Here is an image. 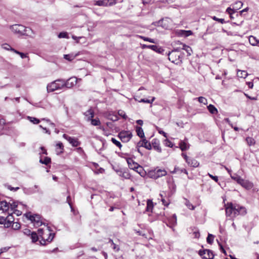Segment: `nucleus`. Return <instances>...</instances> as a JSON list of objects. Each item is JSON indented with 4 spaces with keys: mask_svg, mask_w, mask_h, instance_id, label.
<instances>
[{
    "mask_svg": "<svg viewBox=\"0 0 259 259\" xmlns=\"http://www.w3.org/2000/svg\"><path fill=\"white\" fill-rule=\"evenodd\" d=\"M165 55L168 56V59L172 63L178 65L182 63V59L184 54L180 51V48L174 49L171 51L166 52Z\"/></svg>",
    "mask_w": 259,
    "mask_h": 259,
    "instance_id": "f257e3e1",
    "label": "nucleus"
},
{
    "mask_svg": "<svg viewBox=\"0 0 259 259\" xmlns=\"http://www.w3.org/2000/svg\"><path fill=\"white\" fill-rule=\"evenodd\" d=\"M63 79H57L47 85V91L48 92H52L57 90H60L64 88Z\"/></svg>",
    "mask_w": 259,
    "mask_h": 259,
    "instance_id": "f03ea898",
    "label": "nucleus"
},
{
    "mask_svg": "<svg viewBox=\"0 0 259 259\" xmlns=\"http://www.w3.org/2000/svg\"><path fill=\"white\" fill-rule=\"evenodd\" d=\"M24 215L32 223H34L35 225L40 226L43 224L41 221V217L39 214L32 215L31 212H28L24 214ZM45 225V224H44Z\"/></svg>",
    "mask_w": 259,
    "mask_h": 259,
    "instance_id": "7ed1b4c3",
    "label": "nucleus"
},
{
    "mask_svg": "<svg viewBox=\"0 0 259 259\" xmlns=\"http://www.w3.org/2000/svg\"><path fill=\"white\" fill-rule=\"evenodd\" d=\"M132 134L129 131H122L118 133V137L122 142H128L132 137Z\"/></svg>",
    "mask_w": 259,
    "mask_h": 259,
    "instance_id": "20e7f679",
    "label": "nucleus"
},
{
    "mask_svg": "<svg viewBox=\"0 0 259 259\" xmlns=\"http://www.w3.org/2000/svg\"><path fill=\"white\" fill-rule=\"evenodd\" d=\"M198 253L203 259H213L214 256L213 252L209 249L200 250Z\"/></svg>",
    "mask_w": 259,
    "mask_h": 259,
    "instance_id": "39448f33",
    "label": "nucleus"
},
{
    "mask_svg": "<svg viewBox=\"0 0 259 259\" xmlns=\"http://www.w3.org/2000/svg\"><path fill=\"white\" fill-rule=\"evenodd\" d=\"M116 4V0H98L95 2V5L109 7L114 5Z\"/></svg>",
    "mask_w": 259,
    "mask_h": 259,
    "instance_id": "423d86ee",
    "label": "nucleus"
},
{
    "mask_svg": "<svg viewBox=\"0 0 259 259\" xmlns=\"http://www.w3.org/2000/svg\"><path fill=\"white\" fill-rule=\"evenodd\" d=\"M234 208V215L235 217L239 215H245L247 213V209L244 206H241L238 204H235Z\"/></svg>",
    "mask_w": 259,
    "mask_h": 259,
    "instance_id": "0eeeda50",
    "label": "nucleus"
},
{
    "mask_svg": "<svg viewBox=\"0 0 259 259\" xmlns=\"http://www.w3.org/2000/svg\"><path fill=\"white\" fill-rule=\"evenodd\" d=\"M234 206L235 204H233L232 202L228 203L225 205L226 214L227 216L232 218L235 217L234 215V212L235 211Z\"/></svg>",
    "mask_w": 259,
    "mask_h": 259,
    "instance_id": "6e6552de",
    "label": "nucleus"
},
{
    "mask_svg": "<svg viewBox=\"0 0 259 259\" xmlns=\"http://www.w3.org/2000/svg\"><path fill=\"white\" fill-rule=\"evenodd\" d=\"M63 137L68 141L73 147H77L80 144V142L76 138L71 137L65 134H63Z\"/></svg>",
    "mask_w": 259,
    "mask_h": 259,
    "instance_id": "1a4fd4ad",
    "label": "nucleus"
},
{
    "mask_svg": "<svg viewBox=\"0 0 259 259\" xmlns=\"http://www.w3.org/2000/svg\"><path fill=\"white\" fill-rule=\"evenodd\" d=\"M77 82V78L75 76L70 77L66 80L63 79L64 87L71 88L76 85Z\"/></svg>",
    "mask_w": 259,
    "mask_h": 259,
    "instance_id": "9d476101",
    "label": "nucleus"
},
{
    "mask_svg": "<svg viewBox=\"0 0 259 259\" xmlns=\"http://www.w3.org/2000/svg\"><path fill=\"white\" fill-rule=\"evenodd\" d=\"M10 28L14 33L23 35L25 26L22 25L15 24L11 26Z\"/></svg>",
    "mask_w": 259,
    "mask_h": 259,
    "instance_id": "9b49d317",
    "label": "nucleus"
},
{
    "mask_svg": "<svg viewBox=\"0 0 259 259\" xmlns=\"http://www.w3.org/2000/svg\"><path fill=\"white\" fill-rule=\"evenodd\" d=\"M24 193L27 195H31L35 193H39L42 194V192L39 190V186L38 185H34L33 187L24 188Z\"/></svg>",
    "mask_w": 259,
    "mask_h": 259,
    "instance_id": "f8f14e48",
    "label": "nucleus"
},
{
    "mask_svg": "<svg viewBox=\"0 0 259 259\" xmlns=\"http://www.w3.org/2000/svg\"><path fill=\"white\" fill-rule=\"evenodd\" d=\"M142 48L143 49H150L153 51L157 52L159 54H164V50L162 49L161 47H159L156 45H147L143 44L142 45Z\"/></svg>",
    "mask_w": 259,
    "mask_h": 259,
    "instance_id": "ddd939ff",
    "label": "nucleus"
},
{
    "mask_svg": "<svg viewBox=\"0 0 259 259\" xmlns=\"http://www.w3.org/2000/svg\"><path fill=\"white\" fill-rule=\"evenodd\" d=\"M125 159L130 169L134 170H136V169H140L141 170H142V166L134 161L131 158H126Z\"/></svg>",
    "mask_w": 259,
    "mask_h": 259,
    "instance_id": "4468645a",
    "label": "nucleus"
},
{
    "mask_svg": "<svg viewBox=\"0 0 259 259\" xmlns=\"http://www.w3.org/2000/svg\"><path fill=\"white\" fill-rule=\"evenodd\" d=\"M143 147L148 150H151L152 149L151 144L145 138H143V140L140 141L137 145V147Z\"/></svg>",
    "mask_w": 259,
    "mask_h": 259,
    "instance_id": "2eb2a0df",
    "label": "nucleus"
},
{
    "mask_svg": "<svg viewBox=\"0 0 259 259\" xmlns=\"http://www.w3.org/2000/svg\"><path fill=\"white\" fill-rule=\"evenodd\" d=\"M242 187L247 190H250L252 188L253 185L252 183L248 180L242 179L239 184Z\"/></svg>",
    "mask_w": 259,
    "mask_h": 259,
    "instance_id": "dca6fc26",
    "label": "nucleus"
},
{
    "mask_svg": "<svg viewBox=\"0 0 259 259\" xmlns=\"http://www.w3.org/2000/svg\"><path fill=\"white\" fill-rule=\"evenodd\" d=\"M152 145L154 150L159 153L161 152V148L160 146L159 141L156 139H154L152 141Z\"/></svg>",
    "mask_w": 259,
    "mask_h": 259,
    "instance_id": "f3484780",
    "label": "nucleus"
},
{
    "mask_svg": "<svg viewBox=\"0 0 259 259\" xmlns=\"http://www.w3.org/2000/svg\"><path fill=\"white\" fill-rule=\"evenodd\" d=\"M177 32L178 35L184 37L189 36L193 34L191 30H178Z\"/></svg>",
    "mask_w": 259,
    "mask_h": 259,
    "instance_id": "a211bd4d",
    "label": "nucleus"
},
{
    "mask_svg": "<svg viewBox=\"0 0 259 259\" xmlns=\"http://www.w3.org/2000/svg\"><path fill=\"white\" fill-rule=\"evenodd\" d=\"M54 236H55L54 233H50L49 236L48 237V238H47L46 239L42 238L41 240L40 241V243L41 245H44L46 244L47 241L48 242H51L53 240V239L54 237Z\"/></svg>",
    "mask_w": 259,
    "mask_h": 259,
    "instance_id": "6ab92c4d",
    "label": "nucleus"
},
{
    "mask_svg": "<svg viewBox=\"0 0 259 259\" xmlns=\"http://www.w3.org/2000/svg\"><path fill=\"white\" fill-rule=\"evenodd\" d=\"M186 162L191 166L197 167L199 166V162L195 159L189 158Z\"/></svg>",
    "mask_w": 259,
    "mask_h": 259,
    "instance_id": "aec40b11",
    "label": "nucleus"
},
{
    "mask_svg": "<svg viewBox=\"0 0 259 259\" xmlns=\"http://www.w3.org/2000/svg\"><path fill=\"white\" fill-rule=\"evenodd\" d=\"M177 216L176 214H174L171 217L168 219V222L169 224L170 227H172L177 225Z\"/></svg>",
    "mask_w": 259,
    "mask_h": 259,
    "instance_id": "412c9836",
    "label": "nucleus"
},
{
    "mask_svg": "<svg viewBox=\"0 0 259 259\" xmlns=\"http://www.w3.org/2000/svg\"><path fill=\"white\" fill-rule=\"evenodd\" d=\"M64 146L62 143L59 142L56 145V151L58 155L63 152Z\"/></svg>",
    "mask_w": 259,
    "mask_h": 259,
    "instance_id": "4be33fe9",
    "label": "nucleus"
},
{
    "mask_svg": "<svg viewBox=\"0 0 259 259\" xmlns=\"http://www.w3.org/2000/svg\"><path fill=\"white\" fill-rule=\"evenodd\" d=\"M136 131L137 135L141 138H144L145 135L142 128L140 126H137L136 127Z\"/></svg>",
    "mask_w": 259,
    "mask_h": 259,
    "instance_id": "5701e85b",
    "label": "nucleus"
},
{
    "mask_svg": "<svg viewBox=\"0 0 259 259\" xmlns=\"http://www.w3.org/2000/svg\"><path fill=\"white\" fill-rule=\"evenodd\" d=\"M179 146L182 151L187 150L189 147L186 142L182 140L179 143Z\"/></svg>",
    "mask_w": 259,
    "mask_h": 259,
    "instance_id": "b1692460",
    "label": "nucleus"
},
{
    "mask_svg": "<svg viewBox=\"0 0 259 259\" xmlns=\"http://www.w3.org/2000/svg\"><path fill=\"white\" fill-rule=\"evenodd\" d=\"M249 41L252 46H256L259 43V40L257 39L255 36H250L249 37Z\"/></svg>",
    "mask_w": 259,
    "mask_h": 259,
    "instance_id": "393cba45",
    "label": "nucleus"
},
{
    "mask_svg": "<svg viewBox=\"0 0 259 259\" xmlns=\"http://www.w3.org/2000/svg\"><path fill=\"white\" fill-rule=\"evenodd\" d=\"M207 109L209 112L212 114H216L218 113V109L212 104H209L207 106Z\"/></svg>",
    "mask_w": 259,
    "mask_h": 259,
    "instance_id": "a878e982",
    "label": "nucleus"
},
{
    "mask_svg": "<svg viewBox=\"0 0 259 259\" xmlns=\"http://www.w3.org/2000/svg\"><path fill=\"white\" fill-rule=\"evenodd\" d=\"M155 171L156 172V175H157V179L164 176L167 174V172L164 169H155Z\"/></svg>",
    "mask_w": 259,
    "mask_h": 259,
    "instance_id": "bb28decb",
    "label": "nucleus"
},
{
    "mask_svg": "<svg viewBox=\"0 0 259 259\" xmlns=\"http://www.w3.org/2000/svg\"><path fill=\"white\" fill-rule=\"evenodd\" d=\"M33 34V32L30 27H25V29L23 31V35L31 36Z\"/></svg>",
    "mask_w": 259,
    "mask_h": 259,
    "instance_id": "cd10ccee",
    "label": "nucleus"
},
{
    "mask_svg": "<svg viewBox=\"0 0 259 259\" xmlns=\"http://www.w3.org/2000/svg\"><path fill=\"white\" fill-rule=\"evenodd\" d=\"M116 171L120 176L122 177L125 179H129L130 177V174L127 172L122 171L121 170H117Z\"/></svg>",
    "mask_w": 259,
    "mask_h": 259,
    "instance_id": "c85d7f7f",
    "label": "nucleus"
},
{
    "mask_svg": "<svg viewBox=\"0 0 259 259\" xmlns=\"http://www.w3.org/2000/svg\"><path fill=\"white\" fill-rule=\"evenodd\" d=\"M51 162V158L49 157H45L44 159L40 158L39 160V162L44 164L45 165H48V164L50 163Z\"/></svg>",
    "mask_w": 259,
    "mask_h": 259,
    "instance_id": "c756f323",
    "label": "nucleus"
},
{
    "mask_svg": "<svg viewBox=\"0 0 259 259\" xmlns=\"http://www.w3.org/2000/svg\"><path fill=\"white\" fill-rule=\"evenodd\" d=\"M156 172L155 171V169L150 170L148 173V176L149 178L154 179H157V175H156Z\"/></svg>",
    "mask_w": 259,
    "mask_h": 259,
    "instance_id": "7c9ffc66",
    "label": "nucleus"
},
{
    "mask_svg": "<svg viewBox=\"0 0 259 259\" xmlns=\"http://www.w3.org/2000/svg\"><path fill=\"white\" fill-rule=\"evenodd\" d=\"M231 178L232 179L234 180V181H235L236 182H237V183L238 184H240V183L241 182V181H242V180L243 179H242L241 178L240 176L236 175V174H234V175H231Z\"/></svg>",
    "mask_w": 259,
    "mask_h": 259,
    "instance_id": "2f4dec72",
    "label": "nucleus"
},
{
    "mask_svg": "<svg viewBox=\"0 0 259 259\" xmlns=\"http://www.w3.org/2000/svg\"><path fill=\"white\" fill-rule=\"evenodd\" d=\"M153 207V204L152 200H148L147 202V207L146 210L147 211H150L152 210Z\"/></svg>",
    "mask_w": 259,
    "mask_h": 259,
    "instance_id": "473e14b6",
    "label": "nucleus"
},
{
    "mask_svg": "<svg viewBox=\"0 0 259 259\" xmlns=\"http://www.w3.org/2000/svg\"><path fill=\"white\" fill-rule=\"evenodd\" d=\"M85 115L88 116V120H90L94 116V113L92 109L88 110L85 113Z\"/></svg>",
    "mask_w": 259,
    "mask_h": 259,
    "instance_id": "72a5a7b5",
    "label": "nucleus"
},
{
    "mask_svg": "<svg viewBox=\"0 0 259 259\" xmlns=\"http://www.w3.org/2000/svg\"><path fill=\"white\" fill-rule=\"evenodd\" d=\"M182 50H184L186 51V52L188 54V56H190L191 55V53L192 52V50L191 48L185 44L183 45V48Z\"/></svg>",
    "mask_w": 259,
    "mask_h": 259,
    "instance_id": "f704fd0d",
    "label": "nucleus"
},
{
    "mask_svg": "<svg viewBox=\"0 0 259 259\" xmlns=\"http://www.w3.org/2000/svg\"><path fill=\"white\" fill-rule=\"evenodd\" d=\"M30 236L32 242L35 243L37 241L38 239V236L35 232L33 231L32 234Z\"/></svg>",
    "mask_w": 259,
    "mask_h": 259,
    "instance_id": "c9c22d12",
    "label": "nucleus"
},
{
    "mask_svg": "<svg viewBox=\"0 0 259 259\" xmlns=\"http://www.w3.org/2000/svg\"><path fill=\"white\" fill-rule=\"evenodd\" d=\"M27 119L33 124H38L39 123L40 120L39 119L36 118L35 117L27 116Z\"/></svg>",
    "mask_w": 259,
    "mask_h": 259,
    "instance_id": "e433bc0d",
    "label": "nucleus"
},
{
    "mask_svg": "<svg viewBox=\"0 0 259 259\" xmlns=\"http://www.w3.org/2000/svg\"><path fill=\"white\" fill-rule=\"evenodd\" d=\"M246 141L249 146L253 145L255 143L254 139L251 137H247Z\"/></svg>",
    "mask_w": 259,
    "mask_h": 259,
    "instance_id": "4c0bfd02",
    "label": "nucleus"
},
{
    "mask_svg": "<svg viewBox=\"0 0 259 259\" xmlns=\"http://www.w3.org/2000/svg\"><path fill=\"white\" fill-rule=\"evenodd\" d=\"M214 236L211 234H208V236L206 238V241L208 244H211L213 243V239Z\"/></svg>",
    "mask_w": 259,
    "mask_h": 259,
    "instance_id": "58836bf2",
    "label": "nucleus"
},
{
    "mask_svg": "<svg viewBox=\"0 0 259 259\" xmlns=\"http://www.w3.org/2000/svg\"><path fill=\"white\" fill-rule=\"evenodd\" d=\"M58 36L60 38H69L68 34L67 32H61L59 33Z\"/></svg>",
    "mask_w": 259,
    "mask_h": 259,
    "instance_id": "ea45409f",
    "label": "nucleus"
},
{
    "mask_svg": "<svg viewBox=\"0 0 259 259\" xmlns=\"http://www.w3.org/2000/svg\"><path fill=\"white\" fill-rule=\"evenodd\" d=\"M155 99V97H152L151 100L142 99L141 100L138 101L139 102L146 103H152Z\"/></svg>",
    "mask_w": 259,
    "mask_h": 259,
    "instance_id": "a19ab883",
    "label": "nucleus"
},
{
    "mask_svg": "<svg viewBox=\"0 0 259 259\" xmlns=\"http://www.w3.org/2000/svg\"><path fill=\"white\" fill-rule=\"evenodd\" d=\"M243 6V3L241 1H237L234 4V8L236 10L240 9Z\"/></svg>",
    "mask_w": 259,
    "mask_h": 259,
    "instance_id": "79ce46f5",
    "label": "nucleus"
},
{
    "mask_svg": "<svg viewBox=\"0 0 259 259\" xmlns=\"http://www.w3.org/2000/svg\"><path fill=\"white\" fill-rule=\"evenodd\" d=\"M91 120V123L93 125L97 126V125H99L101 124V122L98 118H95V119L92 118Z\"/></svg>",
    "mask_w": 259,
    "mask_h": 259,
    "instance_id": "37998d69",
    "label": "nucleus"
},
{
    "mask_svg": "<svg viewBox=\"0 0 259 259\" xmlns=\"http://www.w3.org/2000/svg\"><path fill=\"white\" fill-rule=\"evenodd\" d=\"M198 101L199 103H202L204 105H207V99L203 97H199L198 98Z\"/></svg>",
    "mask_w": 259,
    "mask_h": 259,
    "instance_id": "c03bdc74",
    "label": "nucleus"
},
{
    "mask_svg": "<svg viewBox=\"0 0 259 259\" xmlns=\"http://www.w3.org/2000/svg\"><path fill=\"white\" fill-rule=\"evenodd\" d=\"M111 141L112 142L115 144L116 146H117L118 147H119V148H121V147H122V145L120 143V142L118 141H117V140H116L115 138H112L111 139Z\"/></svg>",
    "mask_w": 259,
    "mask_h": 259,
    "instance_id": "a18cd8bd",
    "label": "nucleus"
},
{
    "mask_svg": "<svg viewBox=\"0 0 259 259\" xmlns=\"http://www.w3.org/2000/svg\"><path fill=\"white\" fill-rule=\"evenodd\" d=\"M12 227L14 230H17L21 227V225L18 222H13L12 225Z\"/></svg>",
    "mask_w": 259,
    "mask_h": 259,
    "instance_id": "49530a36",
    "label": "nucleus"
},
{
    "mask_svg": "<svg viewBox=\"0 0 259 259\" xmlns=\"http://www.w3.org/2000/svg\"><path fill=\"white\" fill-rule=\"evenodd\" d=\"M10 208L12 210L15 209L18 206V201H13L12 203L9 202Z\"/></svg>",
    "mask_w": 259,
    "mask_h": 259,
    "instance_id": "de8ad7c7",
    "label": "nucleus"
},
{
    "mask_svg": "<svg viewBox=\"0 0 259 259\" xmlns=\"http://www.w3.org/2000/svg\"><path fill=\"white\" fill-rule=\"evenodd\" d=\"M240 73L239 74V72L237 73L238 76L240 77H243L245 78L247 75L248 74L246 71H239Z\"/></svg>",
    "mask_w": 259,
    "mask_h": 259,
    "instance_id": "09e8293b",
    "label": "nucleus"
},
{
    "mask_svg": "<svg viewBox=\"0 0 259 259\" xmlns=\"http://www.w3.org/2000/svg\"><path fill=\"white\" fill-rule=\"evenodd\" d=\"M142 39H143L144 41H149L151 43H155V41L154 39L147 37L145 36H140Z\"/></svg>",
    "mask_w": 259,
    "mask_h": 259,
    "instance_id": "8fccbe9b",
    "label": "nucleus"
},
{
    "mask_svg": "<svg viewBox=\"0 0 259 259\" xmlns=\"http://www.w3.org/2000/svg\"><path fill=\"white\" fill-rule=\"evenodd\" d=\"M64 58L68 61H72L75 58V56L70 54H67L64 55Z\"/></svg>",
    "mask_w": 259,
    "mask_h": 259,
    "instance_id": "3c124183",
    "label": "nucleus"
},
{
    "mask_svg": "<svg viewBox=\"0 0 259 259\" xmlns=\"http://www.w3.org/2000/svg\"><path fill=\"white\" fill-rule=\"evenodd\" d=\"M13 213L8 212V215L6 218V220L11 221L12 222H14V218L12 215Z\"/></svg>",
    "mask_w": 259,
    "mask_h": 259,
    "instance_id": "603ef678",
    "label": "nucleus"
},
{
    "mask_svg": "<svg viewBox=\"0 0 259 259\" xmlns=\"http://www.w3.org/2000/svg\"><path fill=\"white\" fill-rule=\"evenodd\" d=\"M212 19H213V20L217 21L221 23V24H224L226 22L224 19L218 18L215 16H213L212 17Z\"/></svg>",
    "mask_w": 259,
    "mask_h": 259,
    "instance_id": "864d4df0",
    "label": "nucleus"
},
{
    "mask_svg": "<svg viewBox=\"0 0 259 259\" xmlns=\"http://www.w3.org/2000/svg\"><path fill=\"white\" fill-rule=\"evenodd\" d=\"M23 233L28 236H30L32 234V232L29 229H25L23 230Z\"/></svg>",
    "mask_w": 259,
    "mask_h": 259,
    "instance_id": "5fc2aeb1",
    "label": "nucleus"
},
{
    "mask_svg": "<svg viewBox=\"0 0 259 259\" xmlns=\"http://www.w3.org/2000/svg\"><path fill=\"white\" fill-rule=\"evenodd\" d=\"M164 144L166 146L169 147H172L174 144L168 140L166 139L164 141Z\"/></svg>",
    "mask_w": 259,
    "mask_h": 259,
    "instance_id": "6e6d98bb",
    "label": "nucleus"
},
{
    "mask_svg": "<svg viewBox=\"0 0 259 259\" xmlns=\"http://www.w3.org/2000/svg\"><path fill=\"white\" fill-rule=\"evenodd\" d=\"M235 12L236 11L231 9L230 7H228L226 10V12L228 13L230 15H232V14H234Z\"/></svg>",
    "mask_w": 259,
    "mask_h": 259,
    "instance_id": "4d7b16f0",
    "label": "nucleus"
},
{
    "mask_svg": "<svg viewBox=\"0 0 259 259\" xmlns=\"http://www.w3.org/2000/svg\"><path fill=\"white\" fill-rule=\"evenodd\" d=\"M118 114L121 116L123 119H126L127 118V116L126 115L125 112L123 111L119 110L118 111Z\"/></svg>",
    "mask_w": 259,
    "mask_h": 259,
    "instance_id": "13d9d810",
    "label": "nucleus"
},
{
    "mask_svg": "<svg viewBox=\"0 0 259 259\" xmlns=\"http://www.w3.org/2000/svg\"><path fill=\"white\" fill-rule=\"evenodd\" d=\"M70 200H71V197L70 195H68L67 197V199H66V201L68 203V204L70 206V207L71 209V211L73 210V207H72V205L71 204V203L70 202Z\"/></svg>",
    "mask_w": 259,
    "mask_h": 259,
    "instance_id": "bf43d9fd",
    "label": "nucleus"
},
{
    "mask_svg": "<svg viewBox=\"0 0 259 259\" xmlns=\"http://www.w3.org/2000/svg\"><path fill=\"white\" fill-rule=\"evenodd\" d=\"M7 188L9 190H10V191H17L19 189V187H12L10 185H8L7 186Z\"/></svg>",
    "mask_w": 259,
    "mask_h": 259,
    "instance_id": "052dcab7",
    "label": "nucleus"
},
{
    "mask_svg": "<svg viewBox=\"0 0 259 259\" xmlns=\"http://www.w3.org/2000/svg\"><path fill=\"white\" fill-rule=\"evenodd\" d=\"M12 224L13 222H11V221L6 220L4 225L6 228H9Z\"/></svg>",
    "mask_w": 259,
    "mask_h": 259,
    "instance_id": "680f3d73",
    "label": "nucleus"
},
{
    "mask_svg": "<svg viewBox=\"0 0 259 259\" xmlns=\"http://www.w3.org/2000/svg\"><path fill=\"white\" fill-rule=\"evenodd\" d=\"M167 183L168 184L169 188H171L172 189H175L176 185L174 184L173 182H170L169 180L167 181Z\"/></svg>",
    "mask_w": 259,
    "mask_h": 259,
    "instance_id": "e2e57ef3",
    "label": "nucleus"
},
{
    "mask_svg": "<svg viewBox=\"0 0 259 259\" xmlns=\"http://www.w3.org/2000/svg\"><path fill=\"white\" fill-rule=\"evenodd\" d=\"M135 170L138 172L141 176H144L145 174L143 167L142 170H141L140 169H136Z\"/></svg>",
    "mask_w": 259,
    "mask_h": 259,
    "instance_id": "0e129e2a",
    "label": "nucleus"
},
{
    "mask_svg": "<svg viewBox=\"0 0 259 259\" xmlns=\"http://www.w3.org/2000/svg\"><path fill=\"white\" fill-rule=\"evenodd\" d=\"M10 205L9 203L6 205V206H4L3 207H1V209L3 210V212H7L9 210Z\"/></svg>",
    "mask_w": 259,
    "mask_h": 259,
    "instance_id": "69168bd1",
    "label": "nucleus"
},
{
    "mask_svg": "<svg viewBox=\"0 0 259 259\" xmlns=\"http://www.w3.org/2000/svg\"><path fill=\"white\" fill-rule=\"evenodd\" d=\"M186 204L189 209L191 210H194L195 209V206H194L190 202H187Z\"/></svg>",
    "mask_w": 259,
    "mask_h": 259,
    "instance_id": "338daca9",
    "label": "nucleus"
},
{
    "mask_svg": "<svg viewBox=\"0 0 259 259\" xmlns=\"http://www.w3.org/2000/svg\"><path fill=\"white\" fill-rule=\"evenodd\" d=\"M112 245V247L114 250H115L116 252L119 250V247L118 245H116L114 243H113Z\"/></svg>",
    "mask_w": 259,
    "mask_h": 259,
    "instance_id": "774afa93",
    "label": "nucleus"
}]
</instances>
